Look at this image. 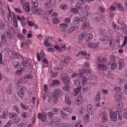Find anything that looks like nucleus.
Returning <instances> with one entry per match:
<instances>
[{
    "label": "nucleus",
    "instance_id": "obj_27",
    "mask_svg": "<svg viewBox=\"0 0 127 127\" xmlns=\"http://www.w3.org/2000/svg\"><path fill=\"white\" fill-rule=\"evenodd\" d=\"M65 100L66 103L69 105H70L71 104V102L70 98L68 97H66Z\"/></svg>",
    "mask_w": 127,
    "mask_h": 127
},
{
    "label": "nucleus",
    "instance_id": "obj_21",
    "mask_svg": "<svg viewBox=\"0 0 127 127\" xmlns=\"http://www.w3.org/2000/svg\"><path fill=\"white\" fill-rule=\"evenodd\" d=\"M6 36L5 35L3 34L2 33L1 34V41L3 42V43H6V40L5 39Z\"/></svg>",
    "mask_w": 127,
    "mask_h": 127
},
{
    "label": "nucleus",
    "instance_id": "obj_19",
    "mask_svg": "<svg viewBox=\"0 0 127 127\" xmlns=\"http://www.w3.org/2000/svg\"><path fill=\"white\" fill-rule=\"evenodd\" d=\"M52 82L53 84V86L54 87L59 85L60 84V82L58 80H53Z\"/></svg>",
    "mask_w": 127,
    "mask_h": 127
},
{
    "label": "nucleus",
    "instance_id": "obj_50",
    "mask_svg": "<svg viewBox=\"0 0 127 127\" xmlns=\"http://www.w3.org/2000/svg\"><path fill=\"white\" fill-rule=\"evenodd\" d=\"M50 2H51L49 1L48 3H47L45 4V5L47 6L46 7L48 8H50L52 6Z\"/></svg>",
    "mask_w": 127,
    "mask_h": 127
},
{
    "label": "nucleus",
    "instance_id": "obj_42",
    "mask_svg": "<svg viewBox=\"0 0 127 127\" xmlns=\"http://www.w3.org/2000/svg\"><path fill=\"white\" fill-rule=\"evenodd\" d=\"M75 7L76 8H78L79 9H81L82 8V6L79 3L76 4Z\"/></svg>",
    "mask_w": 127,
    "mask_h": 127
},
{
    "label": "nucleus",
    "instance_id": "obj_53",
    "mask_svg": "<svg viewBox=\"0 0 127 127\" xmlns=\"http://www.w3.org/2000/svg\"><path fill=\"white\" fill-rule=\"evenodd\" d=\"M95 77V75H89V80L90 81H91Z\"/></svg>",
    "mask_w": 127,
    "mask_h": 127
},
{
    "label": "nucleus",
    "instance_id": "obj_36",
    "mask_svg": "<svg viewBox=\"0 0 127 127\" xmlns=\"http://www.w3.org/2000/svg\"><path fill=\"white\" fill-rule=\"evenodd\" d=\"M80 21V19L79 17H76L74 22V24L76 25L78 24Z\"/></svg>",
    "mask_w": 127,
    "mask_h": 127
},
{
    "label": "nucleus",
    "instance_id": "obj_34",
    "mask_svg": "<svg viewBox=\"0 0 127 127\" xmlns=\"http://www.w3.org/2000/svg\"><path fill=\"white\" fill-rule=\"evenodd\" d=\"M60 112V109H56V108H54L53 110V113L55 114H58Z\"/></svg>",
    "mask_w": 127,
    "mask_h": 127
},
{
    "label": "nucleus",
    "instance_id": "obj_39",
    "mask_svg": "<svg viewBox=\"0 0 127 127\" xmlns=\"http://www.w3.org/2000/svg\"><path fill=\"white\" fill-rule=\"evenodd\" d=\"M59 20L56 18H54L53 19V21L55 24H57L59 22Z\"/></svg>",
    "mask_w": 127,
    "mask_h": 127
},
{
    "label": "nucleus",
    "instance_id": "obj_8",
    "mask_svg": "<svg viewBox=\"0 0 127 127\" xmlns=\"http://www.w3.org/2000/svg\"><path fill=\"white\" fill-rule=\"evenodd\" d=\"M5 33L6 34L7 37L9 39H12L13 38L14 36L11 35V32L10 30H6L5 31Z\"/></svg>",
    "mask_w": 127,
    "mask_h": 127
},
{
    "label": "nucleus",
    "instance_id": "obj_18",
    "mask_svg": "<svg viewBox=\"0 0 127 127\" xmlns=\"http://www.w3.org/2000/svg\"><path fill=\"white\" fill-rule=\"evenodd\" d=\"M75 83L77 86H78V87L79 86H80V83H81V81L80 79L79 78H77L75 81Z\"/></svg>",
    "mask_w": 127,
    "mask_h": 127
},
{
    "label": "nucleus",
    "instance_id": "obj_54",
    "mask_svg": "<svg viewBox=\"0 0 127 127\" xmlns=\"http://www.w3.org/2000/svg\"><path fill=\"white\" fill-rule=\"evenodd\" d=\"M21 106L23 108L26 110H27L28 108V106L25 104H22Z\"/></svg>",
    "mask_w": 127,
    "mask_h": 127
},
{
    "label": "nucleus",
    "instance_id": "obj_22",
    "mask_svg": "<svg viewBox=\"0 0 127 127\" xmlns=\"http://www.w3.org/2000/svg\"><path fill=\"white\" fill-rule=\"evenodd\" d=\"M70 88L67 85H64L63 87V90L66 92L69 91L70 90Z\"/></svg>",
    "mask_w": 127,
    "mask_h": 127
},
{
    "label": "nucleus",
    "instance_id": "obj_14",
    "mask_svg": "<svg viewBox=\"0 0 127 127\" xmlns=\"http://www.w3.org/2000/svg\"><path fill=\"white\" fill-rule=\"evenodd\" d=\"M89 23L88 22H84L82 24V27L85 29H87L89 27Z\"/></svg>",
    "mask_w": 127,
    "mask_h": 127
},
{
    "label": "nucleus",
    "instance_id": "obj_29",
    "mask_svg": "<svg viewBox=\"0 0 127 127\" xmlns=\"http://www.w3.org/2000/svg\"><path fill=\"white\" fill-rule=\"evenodd\" d=\"M89 116L88 114H86L85 116H84L83 117V119L84 121L87 122L88 119L89 120Z\"/></svg>",
    "mask_w": 127,
    "mask_h": 127
},
{
    "label": "nucleus",
    "instance_id": "obj_43",
    "mask_svg": "<svg viewBox=\"0 0 127 127\" xmlns=\"http://www.w3.org/2000/svg\"><path fill=\"white\" fill-rule=\"evenodd\" d=\"M82 82L83 84H84L87 81V78L85 77H82Z\"/></svg>",
    "mask_w": 127,
    "mask_h": 127
},
{
    "label": "nucleus",
    "instance_id": "obj_17",
    "mask_svg": "<svg viewBox=\"0 0 127 127\" xmlns=\"http://www.w3.org/2000/svg\"><path fill=\"white\" fill-rule=\"evenodd\" d=\"M88 46L92 48H96L97 46V44L95 43H89L88 44Z\"/></svg>",
    "mask_w": 127,
    "mask_h": 127
},
{
    "label": "nucleus",
    "instance_id": "obj_57",
    "mask_svg": "<svg viewBox=\"0 0 127 127\" xmlns=\"http://www.w3.org/2000/svg\"><path fill=\"white\" fill-rule=\"evenodd\" d=\"M13 24L14 25V27L15 28H16L17 26V19L16 20V21H14L13 20Z\"/></svg>",
    "mask_w": 127,
    "mask_h": 127
},
{
    "label": "nucleus",
    "instance_id": "obj_56",
    "mask_svg": "<svg viewBox=\"0 0 127 127\" xmlns=\"http://www.w3.org/2000/svg\"><path fill=\"white\" fill-rule=\"evenodd\" d=\"M7 92L9 94H11L12 93V91L9 87L7 89Z\"/></svg>",
    "mask_w": 127,
    "mask_h": 127
},
{
    "label": "nucleus",
    "instance_id": "obj_47",
    "mask_svg": "<svg viewBox=\"0 0 127 127\" xmlns=\"http://www.w3.org/2000/svg\"><path fill=\"white\" fill-rule=\"evenodd\" d=\"M87 85L85 84L83 87V89L85 92H87L89 90V87L87 86Z\"/></svg>",
    "mask_w": 127,
    "mask_h": 127
},
{
    "label": "nucleus",
    "instance_id": "obj_28",
    "mask_svg": "<svg viewBox=\"0 0 127 127\" xmlns=\"http://www.w3.org/2000/svg\"><path fill=\"white\" fill-rule=\"evenodd\" d=\"M8 113V111L7 109H4V111L3 112V114L2 116L3 118L4 119H6L7 117V115Z\"/></svg>",
    "mask_w": 127,
    "mask_h": 127
},
{
    "label": "nucleus",
    "instance_id": "obj_58",
    "mask_svg": "<svg viewBox=\"0 0 127 127\" xmlns=\"http://www.w3.org/2000/svg\"><path fill=\"white\" fill-rule=\"evenodd\" d=\"M44 44L46 46L49 47L50 46V43L46 41H45L44 42Z\"/></svg>",
    "mask_w": 127,
    "mask_h": 127
},
{
    "label": "nucleus",
    "instance_id": "obj_60",
    "mask_svg": "<svg viewBox=\"0 0 127 127\" xmlns=\"http://www.w3.org/2000/svg\"><path fill=\"white\" fill-rule=\"evenodd\" d=\"M15 10L16 12L19 13L20 14H21L22 13L21 10L19 8H15Z\"/></svg>",
    "mask_w": 127,
    "mask_h": 127
},
{
    "label": "nucleus",
    "instance_id": "obj_49",
    "mask_svg": "<svg viewBox=\"0 0 127 127\" xmlns=\"http://www.w3.org/2000/svg\"><path fill=\"white\" fill-rule=\"evenodd\" d=\"M18 36L21 40H23L24 39V36L22 35L21 34H18Z\"/></svg>",
    "mask_w": 127,
    "mask_h": 127
},
{
    "label": "nucleus",
    "instance_id": "obj_46",
    "mask_svg": "<svg viewBox=\"0 0 127 127\" xmlns=\"http://www.w3.org/2000/svg\"><path fill=\"white\" fill-rule=\"evenodd\" d=\"M120 37L119 36H118L117 38L116 39V45L118 46H119V41H120Z\"/></svg>",
    "mask_w": 127,
    "mask_h": 127
},
{
    "label": "nucleus",
    "instance_id": "obj_5",
    "mask_svg": "<svg viewBox=\"0 0 127 127\" xmlns=\"http://www.w3.org/2000/svg\"><path fill=\"white\" fill-rule=\"evenodd\" d=\"M110 118L112 121H115L117 120V114L115 112H112L111 113Z\"/></svg>",
    "mask_w": 127,
    "mask_h": 127
},
{
    "label": "nucleus",
    "instance_id": "obj_40",
    "mask_svg": "<svg viewBox=\"0 0 127 127\" xmlns=\"http://www.w3.org/2000/svg\"><path fill=\"white\" fill-rule=\"evenodd\" d=\"M33 77V76L32 75H26L24 76L25 79H32Z\"/></svg>",
    "mask_w": 127,
    "mask_h": 127
},
{
    "label": "nucleus",
    "instance_id": "obj_9",
    "mask_svg": "<svg viewBox=\"0 0 127 127\" xmlns=\"http://www.w3.org/2000/svg\"><path fill=\"white\" fill-rule=\"evenodd\" d=\"M122 94L120 93H117L115 95V97L116 99V102H118L122 98Z\"/></svg>",
    "mask_w": 127,
    "mask_h": 127
},
{
    "label": "nucleus",
    "instance_id": "obj_45",
    "mask_svg": "<svg viewBox=\"0 0 127 127\" xmlns=\"http://www.w3.org/2000/svg\"><path fill=\"white\" fill-rule=\"evenodd\" d=\"M67 7L66 5L64 4L61 5L60 6V7L62 9H64V10L67 8Z\"/></svg>",
    "mask_w": 127,
    "mask_h": 127
},
{
    "label": "nucleus",
    "instance_id": "obj_3",
    "mask_svg": "<svg viewBox=\"0 0 127 127\" xmlns=\"http://www.w3.org/2000/svg\"><path fill=\"white\" fill-rule=\"evenodd\" d=\"M62 80L64 84L68 85L69 83V78L68 77L67 75H63L61 77Z\"/></svg>",
    "mask_w": 127,
    "mask_h": 127
},
{
    "label": "nucleus",
    "instance_id": "obj_16",
    "mask_svg": "<svg viewBox=\"0 0 127 127\" xmlns=\"http://www.w3.org/2000/svg\"><path fill=\"white\" fill-rule=\"evenodd\" d=\"M119 69H120L122 68L124 65V62L123 60H120L119 63Z\"/></svg>",
    "mask_w": 127,
    "mask_h": 127
},
{
    "label": "nucleus",
    "instance_id": "obj_64",
    "mask_svg": "<svg viewBox=\"0 0 127 127\" xmlns=\"http://www.w3.org/2000/svg\"><path fill=\"white\" fill-rule=\"evenodd\" d=\"M99 9L100 11L102 13H104L105 12V10L101 6H99Z\"/></svg>",
    "mask_w": 127,
    "mask_h": 127
},
{
    "label": "nucleus",
    "instance_id": "obj_52",
    "mask_svg": "<svg viewBox=\"0 0 127 127\" xmlns=\"http://www.w3.org/2000/svg\"><path fill=\"white\" fill-rule=\"evenodd\" d=\"M110 60H112L113 61H115L116 60L115 56L113 55H111Z\"/></svg>",
    "mask_w": 127,
    "mask_h": 127
},
{
    "label": "nucleus",
    "instance_id": "obj_12",
    "mask_svg": "<svg viewBox=\"0 0 127 127\" xmlns=\"http://www.w3.org/2000/svg\"><path fill=\"white\" fill-rule=\"evenodd\" d=\"M0 28L3 30L6 29V25L3 21L0 20Z\"/></svg>",
    "mask_w": 127,
    "mask_h": 127
},
{
    "label": "nucleus",
    "instance_id": "obj_2",
    "mask_svg": "<svg viewBox=\"0 0 127 127\" xmlns=\"http://www.w3.org/2000/svg\"><path fill=\"white\" fill-rule=\"evenodd\" d=\"M47 113L43 112V114L41 115L40 113H39L38 114V118L39 119L41 118V120L43 122H45L46 119V116H47Z\"/></svg>",
    "mask_w": 127,
    "mask_h": 127
},
{
    "label": "nucleus",
    "instance_id": "obj_7",
    "mask_svg": "<svg viewBox=\"0 0 127 127\" xmlns=\"http://www.w3.org/2000/svg\"><path fill=\"white\" fill-rule=\"evenodd\" d=\"M23 9L28 12H29L30 10V7L28 3H25L23 5Z\"/></svg>",
    "mask_w": 127,
    "mask_h": 127
},
{
    "label": "nucleus",
    "instance_id": "obj_62",
    "mask_svg": "<svg viewBox=\"0 0 127 127\" xmlns=\"http://www.w3.org/2000/svg\"><path fill=\"white\" fill-rule=\"evenodd\" d=\"M60 46L61 48L64 49V50H65L66 49V48L65 47V45L64 44H60Z\"/></svg>",
    "mask_w": 127,
    "mask_h": 127
},
{
    "label": "nucleus",
    "instance_id": "obj_6",
    "mask_svg": "<svg viewBox=\"0 0 127 127\" xmlns=\"http://www.w3.org/2000/svg\"><path fill=\"white\" fill-rule=\"evenodd\" d=\"M99 39L100 40L102 41H106L105 43L104 42V43L105 44H106L108 42L109 40V37L107 35V34H105L104 35V36L103 38H100Z\"/></svg>",
    "mask_w": 127,
    "mask_h": 127
},
{
    "label": "nucleus",
    "instance_id": "obj_20",
    "mask_svg": "<svg viewBox=\"0 0 127 127\" xmlns=\"http://www.w3.org/2000/svg\"><path fill=\"white\" fill-rule=\"evenodd\" d=\"M24 92L23 91H19L18 92V94L19 96L21 98H23L24 97Z\"/></svg>",
    "mask_w": 127,
    "mask_h": 127
},
{
    "label": "nucleus",
    "instance_id": "obj_59",
    "mask_svg": "<svg viewBox=\"0 0 127 127\" xmlns=\"http://www.w3.org/2000/svg\"><path fill=\"white\" fill-rule=\"evenodd\" d=\"M27 23L30 26H33V24H34V23L32 21H27Z\"/></svg>",
    "mask_w": 127,
    "mask_h": 127
},
{
    "label": "nucleus",
    "instance_id": "obj_33",
    "mask_svg": "<svg viewBox=\"0 0 127 127\" xmlns=\"http://www.w3.org/2000/svg\"><path fill=\"white\" fill-rule=\"evenodd\" d=\"M82 71H83L86 73L87 74H91L92 73V71L91 70L89 69H84L83 68V69L82 70Z\"/></svg>",
    "mask_w": 127,
    "mask_h": 127
},
{
    "label": "nucleus",
    "instance_id": "obj_11",
    "mask_svg": "<svg viewBox=\"0 0 127 127\" xmlns=\"http://www.w3.org/2000/svg\"><path fill=\"white\" fill-rule=\"evenodd\" d=\"M98 68L101 70H106L107 69V66L104 64H98Z\"/></svg>",
    "mask_w": 127,
    "mask_h": 127
},
{
    "label": "nucleus",
    "instance_id": "obj_61",
    "mask_svg": "<svg viewBox=\"0 0 127 127\" xmlns=\"http://www.w3.org/2000/svg\"><path fill=\"white\" fill-rule=\"evenodd\" d=\"M36 57L37 58L38 61L39 62L40 61H41L40 57L39 56V53H36Z\"/></svg>",
    "mask_w": 127,
    "mask_h": 127
},
{
    "label": "nucleus",
    "instance_id": "obj_35",
    "mask_svg": "<svg viewBox=\"0 0 127 127\" xmlns=\"http://www.w3.org/2000/svg\"><path fill=\"white\" fill-rule=\"evenodd\" d=\"M17 115L16 113H10L9 114V116L10 117V118H11L10 116H11V118H15L17 117Z\"/></svg>",
    "mask_w": 127,
    "mask_h": 127
},
{
    "label": "nucleus",
    "instance_id": "obj_15",
    "mask_svg": "<svg viewBox=\"0 0 127 127\" xmlns=\"http://www.w3.org/2000/svg\"><path fill=\"white\" fill-rule=\"evenodd\" d=\"M87 110L88 111L90 114H92V106L90 104H88L87 106Z\"/></svg>",
    "mask_w": 127,
    "mask_h": 127
},
{
    "label": "nucleus",
    "instance_id": "obj_4",
    "mask_svg": "<svg viewBox=\"0 0 127 127\" xmlns=\"http://www.w3.org/2000/svg\"><path fill=\"white\" fill-rule=\"evenodd\" d=\"M81 86H79L78 88H77L74 89L73 91L74 93L75 94L74 95H76L77 94L80 95L81 94Z\"/></svg>",
    "mask_w": 127,
    "mask_h": 127
},
{
    "label": "nucleus",
    "instance_id": "obj_25",
    "mask_svg": "<svg viewBox=\"0 0 127 127\" xmlns=\"http://www.w3.org/2000/svg\"><path fill=\"white\" fill-rule=\"evenodd\" d=\"M85 35V33L84 32L80 34L78 37V38L79 40L81 41L83 39L84 36Z\"/></svg>",
    "mask_w": 127,
    "mask_h": 127
},
{
    "label": "nucleus",
    "instance_id": "obj_30",
    "mask_svg": "<svg viewBox=\"0 0 127 127\" xmlns=\"http://www.w3.org/2000/svg\"><path fill=\"white\" fill-rule=\"evenodd\" d=\"M60 26L61 27L63 28H67L68 26V24L67 23H64L61 24H60Z\"/></svg>",
    "mask_w": 127,
    "mask_h": 127
},
{
    "label": "nucleus",
    "instance_id": "obj_51",
    "mask_svg": "<svg viewBox=\"0 0 127 127\" xmlns=\"http://www.w3.org/2000/svg\"><path fill=\"white\" fill-rule=\"evenodd\" d=\"M65 123H61L60 125V127H70L69 126H67L64 124Z\"/></svg>",
    "mask_w": 127,
    "mask_h": 127
},
{
    "label": "nucleus",
    "instance_id": "obj_32",
    "mask_svg": "<svg viewBox=\"0 0 127 127\" xmlns=\"http://www.w3.org/2000/svg\"><path fill=\"white\" fill-rule=\"evenodd\" d=\"M117 7L118 9L120 11H123L124 10V9L121 5V4L118 3L117 4Z\"/></svg>",
    "mask_w": 127,
    "mask_h": 127
},
{
    "label": "nucleus",
    "instance_id": "obj_1",
    "mask_svg": "<svg viewBox=\"0 0 127 127\" xmlns=\"http://www.w3.org/2000/svg\"><path fill=\"white\" fill-rule=\"evenodd\" d=\"M54 94L53 95V97L55 99V100H52L54 103L58 102V99L57 96H60L62 95V92L60 90L58 89H55L54 91Z\"/></svg>",
    "mask_w": 127,
    "mask_h": 127
},
{
    "label": "nucleus",
    "instance_id": "obj_13",
    "mask_svg": "<svg viewBox=\"0 0 127 127\" xmlns=\"http://www.w3.org/2000/svg\"><path fill=\"white\" fill-rule=\"evenodd\" d=\"M93 35L92 34H87L85 36V39L86 41H88L92 38Z\"/></svg>",
    "mask_w": 127,
    "mask_h": 127
},
{
    "label": "nucleus",
    "instance_id": "obj_31",
    "mask_svg": "<svg viewBox=\"0 0 127 127\" xmlns=\"http://www.w3.org/2000/svg\"><path fill=\"white\" fill-rule=\"evenodd\" d=\"M82 102V101L79 99V97L77 98L75 101V103L77 105H79Z\"/></svg>",
    "mask_w": 127,
    "mask_h": 127
},
{
    "label": "nucleus",
    "instance_id": "obj_48",
    "mask_svg": "<svg viewBox=\"0 0 127 127\" xmlns=\"http://www.w3.org/2000/svg\"><path fill=\"white\" fill-rule=\"evenodd\" d=\"M102 18L103 20V22L104 23L106 22L108 20V18H107L105 16H103Z\"/></svg>",
    "mask_w": 127,
    "mask_h": 127
},
{
    "label": "nucleus",
    "instance_id": "obj_44",
    "mask_svg": "<svg viewBox=\"0 0 127 127\" xmlns=\"http://www.w3.org/2000/svg\"><path fill=\"white\" fill-rule=\"evenodd\" d=\"M28 61H22V63L23 66H24L25 67H26L28 66V64L27 63Z\"/></svg>",
    "mask_w": 127,
    "mask_h": 127
},
{
    "label": "nucleus",
    "instance_id": "obj_23",
    "mask_svg": "<svg viewBox=\"0 0 127 127\" xmlns=\"http://www.w3.org/2000/svg\"><path fill=\"white\" fill-rule=\"evenodd\" d=\"M106 31L104 29H101L99 31V34L103 36L105 34Z\"/></svg>",
    "mask_w": 127,
    "mask_h": 127
},
{
    "label": "nucleus",
    "instance_id": "obj_26",
    "mask_svg": "<svg viewBox=\"0 0 127 127\" xmlns=\"http://www.w3.org/2000/svg\"><path fill=\"white\" fill-rule=\"evenodd\" d=\"M14 66L16 69H18L20 67V65H19L18 62L16 61L14 62Z\"/></svg>",
    "mask_w": 127,
    "mask_h": 127
},
{
    "label": "nucleus",
    "instance_id": "obj_41",
    "mask_svg": "<svg viewBox=\"0 0 127 127\" xmlns=\"http://www.w3.org/2000/svg\"><path fill=\"white\" fill-rule=\"evenodd\" d=\"M112 26L113 28L115 30H117L119 29V27L117 25L114 23H112Z\"/></svg>",
    "mask_w": 127,
    "mask_h": 127
},
{
    "label": "nucleus",
    "instance_id": "obj_10",
    "mask_svg": "<svg viewBox=\"0 0 127 127\" xmlns=\"http://www.w3.org/2000/svg\"><path fill=\"white\" fill-rule=\"evenodd\" d=\"M106 112H104L102 114V122L103 123L105 122L107 120V115L106 114Z\"/></svg>",
    "mask_w": 127,
    "mask_h": 127
},
{
    "label": "nucleus",
    "instance_id": "obj_38",
    "mask_svg": "<svg viewBox=\"0 0 127 127\" xmlns=\"http://www.w3.org/2000/svg\"><path fill=\"white\" fill-rule=\"evenodd\" d=\"M127 37L126 36H124V42L123 44L121 46V47H123L124 46L126 45L127 42Z\"/></svg>",
    "mask_w": 127,
    "mask_h": 127
},
{
    "label": "nucleus",
    "instance_id": "obj_37",
    "mask_svg": "<svg viewBox=\"0 0 127 127\" xmlns=\"http://www.w3.org/2000/svg\"><path fill=\"white\" fill-rule=\"evenodd\" d=\"M71 11L72 12H74L75 14H77L79 11L78 9L76 8H71Z\"/></svg>",
    "mask_w": 127,
    "mask_h": 127
},
{
    "label": "nucleus",
    "instance_id": "obj_55",
    "mask_svg": "<svg viewBox=\"0 0 127 127\" xmlns=\"http://www.w3.org/2000/svg\"><path fill=\"white\" fill-rule=\"evenodd\" d=\"M80 53H81V54L82 55H83L84 56H87V53L86 51H80Z\"/></svg>",
    "mask_w": 127,
    "mask_h": 127
},
{
    "label": "nucleus",
    "instance_id": "obj_63",
    "mask_svg": "<svg viewBox=\"0 0 127 127\" xmlns=\"http://www.w3.org/2000/svg\"><path fill=\"white\" fill-rule=\"evenodd\" d=\"M101 91H98L96 95V96L100 97V96L101 95Z\"/></svg>",
    "mask_w": 127,
    "mask_h": 127
},
{
    "label": "nucleus",
    "instance_id": "obj_24",
    "mask_svg": "<svg viewBox=\"0 0 127 127\" xmlns=\"http://www.w3.org/2000/svg\"><path fill=\"white\" fill-rule=\"evenodd\" d=\"M64 110L70 113H71L72 111L71 109L69 107H64L63 108Z\"/></svg>",
    "mask_w": 127,
    "mask_h": 127
}]
</instances>
